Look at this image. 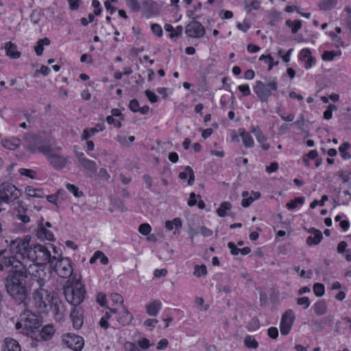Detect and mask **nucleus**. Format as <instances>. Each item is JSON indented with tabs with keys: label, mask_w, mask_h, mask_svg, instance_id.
<instances>
[{
	"label": "nucleus",
	"mask_w": 351,
	"mask_h": 351,
	"mask_svg": "<svg viewBox=\"0 0 351 351\" xmlns=\"http://www.w3.org/2000/svg\"><path fill=\"white\" fill-rule=\"evenodd\" d=\"M29 239L18 237L5 243L8 247L0 250V271L10 267L27 266V252L30 250Z\"/></svg>",
	"instance_id": "obj_1"
},
{
	"label": "nucleus",
	"mask_w": 351,
	"mask_h": 351,
	"mask_svg": "<svg viewBox=\"0 0 351 351\" xmlns=\"http://www.w3.org/2000/svg\"><path fill=\"white\" fill-rule=\"evenodd\" d=\"M8 272L5 279V286L7 293L19 304H23L26 307V300L28 296L26 280L28 277V270L21 265L17 267H10L4 269Z\"/></svg>",
	"instance_id": "obj_2"
},
{
	"label": "nucleus",
	"mask_w": 351,
	"mask_h": 351,
	"mask_svg": "<svg viewBox=\"0 0 351 351\" xmlns=\"http://www.w3.org/2000/svg\"><path fill=\"white\" fill-rule=\"evenodd\" d=\"M69 282L68 280L64 287V294L66 301L76 306L82 302L86 292L80 282H77L75 285H68Z\"/></svg>",
	"instance_id": "obj_3"
},
{
	"label": "nucleus",
	"mask_w": 351,
	"mask_h": 351,
	"mask_svg": "<svg viewBox=\"0 0 351 351\" xmlns=\"http://www.w3.org/2000/svg\"><path fill=\"white\" fill-rule=\"evenodd\" d=\"M53 293L45 288L36 289L33 293V300L37 311L48 313V307L54 299Z\"/></svg>",
	"instance_id": "obj_4"
},
{
	"label": "nucleus",
	"mask_w": 351,
	"mask_h": 351,
	"mask_svg": "<svg viewBox=\"0 0 351 351\" xmlns=\"http://www.w3.org/2000/svg\"><path fill=\"white\" fill-rule=\"evenodd\" d=\"M25 147L32 152L47 154L51 150V145L43 138L34 134H27L24 137Z\"/></svg>",
	"instance_id": "obj_5"
},
{
	"label": "nucleus",
	"mask_w": 351,
	"mask_h": 351,
	"mask_svg": "<svg viewBox=\"0 0 351 351\" xmlns=\"http://www.w3.org/2000/svg\"><path fill=\"white\" fill-rule=\"evenodd\" d=\"M278 82L276 78L266 80V83L257 80L253 87L254 92L262 102H267L272 90H276Z\"/></svg>",
	"instance_id": "obj_6"
},
{
	"label": "nucleus",
	"mask_w": 351,
	"mask_h": 351,
	"mask_svg": "<svg viewBox=\"0 0 351 351\" xmlns=\"http://www.w3.org/2000/svg\"><path fill=\"white\" fill-rule=\"evenodd\" d=\"M52 258L49 250L42 245H35L33 247L31 246L27 252V261L35 262L38 265H45L47 263L50 264Z\"/></svg>",
	"instance_id": "obj_7"
},
{
	"label": "nucleus",
	"mask_w": 351,
	"mask_h": 351,
	"mask_svg": "<svg viewBox=\"0 0 351 351\" xmlns=\"http://www.w3.org/2000/svg\"><path fill=\"white\" fill-rule=\"evenodd\" d=\"M50 267L60 278H66L73 274V267L71 262L68 258H56L53 256L50 261Z\"/></svg>",
	"instance_id": "obj_8"
},
{
	"label": "nucleus",
	"mask_w": 351,
	"mask_h": 351,
	"mask_svg": "<svg viewBox=\"0 0 351 351\" xmlns=\"http://www.w3.org/2000/svg\"><path fill=\"white\" fill-rule=\"evenodd\" d=\"M0 195L5 199V203L8 204L19 198L21 191L14 184L6 182L0 184Z\"/></svg>",
	"instance_id": "obj_9"
},
{
	"label": "nucleus",
	"mask_w": 351,
	"mask_h": 351,
	"mask_svg": "<svg viewBox=\"0 0 351 351\" xmlns=\"http://www.w3.org/2000/svg\"><path fill=\"white\" fill-rule=\"evenodd\" d=\"M62 341L64 345L73 351H81L84 346V339L73 333L62 335Z\"/></svg>",
	"instance_id": "obj_10"
},
{
	"label": "nucleus",
	"mask_w": 351,
	"mask_h": 351,
	"mask_svg": "<svg viewBox=\"0 0 351 351\" xmlns=\"http://www.w3.org/2000/svg\"><path fill=\"white\" fill-rule=\"evenodd\" d=\"M60 147L53 148L51 147V150L45 155L47 156L50 165L56 169H61L64 168L67 163V158L56 153L59 151Z\"/></svg>",
	"instance_id": "obj_11"
},
{
	"label": "nucleus",
	"mask_w": 351,
	"mask_h": 351,
	"mask_svg": "<svg viewBox=\"0 0 351 351\" xmlns=\"http://www.w3.org/2000/svg\"><path fill=\"white\" fill-rule=\"evenodd\" d=\"M21 319L24 322V328L34 329L38 328L40 326V319L39 316L35 313H32L29 310L25 311L20 315Z\"/></svg>",
	"instance_id": "obj_12"
},
{
	"label": "nucleus",
	"mask_w": 351,
	"mask_h": 351,
	"mask_svg": "<svg viewBox=\"0 0 351 351\" xmlns=\"http://www.w3.org/2000/svg\"><path fill=\"white\" fill-rule=\"evenodd\" d=\"M295 319V315L291 309L285 311L282 315L280 330V333L283 335H287L290 332Z\"/></svg>",
	"instance_id": "obj_13"
},
{
	"label": "nucleus",
	"mask_w": 351,
	"mask_h": 351,
	"mask_svg": "<svg viewBox=\"0 0 351 351\" xmlns=\"http://www.w3.org/2000/svg\"><path fill=\"white\" fill-rule=\"evenodd\" d=\"M185 33L191 38H199L204 36L205 28L199 22L193 21L186 26Z\"/></svg>",
	"instance_id": "obj_14"
},
{
	"label": "nucleus",
	"mask_w": 351,
	"mask_h": 351,
	"mask_svg": "<svg viewBox=\"0 0 351 351\" xmlns=\"http://www.w3.org/2000/svg\"><path fill=\"white\" fill-rule=\"evenodd\" d=\"M51 313L56 320H61L63 318L64 306L61 301L54 298L53 302H51L48 307V313Z\"/></svg>",
	"instance_id": "obj_15"
},
{
	"label": "nucleus",
	"mask_w": 351,
	"mask_h": 351,
	"mask_svg": "<svg viewBox=\"0 0 351 351\" xmlns=\"http://www.w3.org/2000/svg\"><path fill=\"white\" fill-rule=\"evenodd\" d=\"M33 283L36 282L38 285V289L44 288L47 279L46 272L43 269H36L32 275Z\"/></svg>",
	"instance_id": "obj_16"
},
{
	"label": "nucleus",
	"mask_w": 351,
	"mask_h": 351,
	"mask_svg": "<svg viewBox=\"0 0 351 351\" xmlns=\"http://www.w3.org/2000/svg\"><path fill=\"white\" fill-rule=\"evenodd\" d=\"M308 232L311 234L306 239V243L308 245H317L321 242L323 236L320 230L311 228L308 230Z\"/></svg>",
	"instance_id": "obj_17"
},
{
	"label": "nucleus",
	"mask_w": 351,
	"mask_h": 351,
	"mask_svg": "<svg viewBox=\"0 0 351 351\" xmlns=\"http://www.w3.org/2000/svg\"><path fill=\"white\" fill-rule=\"evenodd\" d=\"M261 196V193L259 192H251V195H250L248 191H243L242 193V197L243 199L241 202V205L243 207H248L254 200L258 199Z\"/></svg>",
	"instance_id": "obj_18"
},
{
	"label": "nucleus",
	"mask_w": 351,
	"mask_h": 351,
	"mask_svg": "<svg viewBox=\"0 0 351 351\" xmlns=\"http://www.w3.org/2000/svg\"><path fill=\"white\" fill-rule=\"evenodd\" d=\"M36 237L41 241L47 240L49 241H53L55 240L53 233L42 226H40L37 229Z\"/></svg>",
	"instance_id": "obj_19"
},
{
	"label": "nucleus",
	"mask_w": 351,
	"mask_h": 351,
	"mask_svg": "<svg viewBox=\"0 0 351 351\" xmlns=\"http://www.w3.org/2000/svg\"><path fill=\"white\" fill-rule=\"evenodd\" d=\"M132 318V315L124 306H122L121 311L117 317V321L123 326L129 324Z\"/></svg>",
	"instance_id": "obj_20"
},
{
	"label": "nucleus",
	"mask_w": 351,
	"mask_h": 351,
	"mask_svg": "<svg viewBox=\"0 0 351 351\" xmlns=\"http://www.w3.org/2000/svg\"><path fill=\"white\" fill-rule=\"evenodd\" d=\"M162 304L159 300H154L145 305L147 313L150 316H156L160 310Z\"/></svg>",
	"instance_id": "obj_21"
},
{
	"label": "nucleus",
	"mask_w": 351,
	"mask_h": 351,
	"mask_svg": "<svg viewBox=\"0 0 351 351\" xmlns=\"http://www.w3.org/2000/svg\"><path fill=\"white\" fill-rule=\"evenodd\" d=\"M21 346L19 342L12 338H6L4 341V345L2 347V351H21Z\"/></svg>",
	"instance_id": "obj_22"
},
{
	"label": "nucleus",
	"mask_w": 351,
	"mask_h": 351,
	"mask_svg": "<svg viewBox=\"0 0 351 351\" xmlns=\"http://www.w3.org/2000/svg\"><path fill=\"white\" fill-rule=\"evenodd\" d=\"M251 132L254 134L257 141L262 143V148L265 150H268L269 149V145L265 143L267 140V137L263 134L260 128L258 126L253 127Z\"/></svg>",
	"instance_id": "obj_23"
},
{
	"label": "nucleus",
	"mask_w": 351,
	"mask_h": 351,
	"mask_svg": "<svg viewBox=\"0 0 351 351\" xmlns=\"http://www.w3.org/2000/svg\"><path fill=\"white\" fill-rule=\"evenodd\" d=\"M71 318L73 321V327L75 329H79L83 324V317L80 311L75 307L71 312Z\"/></svg>",
	"instance_id": "obj_24"
},
{
	"label": "nucleus",
	"mask_w": 351,
	"mask_h": 351,
	"mask_svg": "<svg viewBox=\"0 0 351 351\" xmlns=\"http://www.w3.org/2000/svg\"><path fill=\"white\" fill-rule=\"evenodd\" d=\"M55 332L53 325L47 324L43 327L40 332V338L43 341H47L51 339Z\"/></svg>",
	"instance_id": "obj_25"
},
{
	"label": "nucleus",
	"mask_w": 351,
	"mask_h": 351,
	"mask_svg": "<svg viewBox=\"0 0 351 351\" xmlns=\"http://www.w3.org/2000/svg\"><path fill=\"white\" fill-rule=\"evenodd\" d=\"M1 143L5 148L10 150H15L19 147L21 141L19 138L11 137L2 140Z\"/></svg>",
	"instance_id": "obj_26"
},
{
	"label": "nucleus",
	"mask_w": 351,
	"mask_h": 351,
	"mask_svg": "<svg viewBox=\"0 0 351 351\" xmlns=\"http://www.w3.org/2000/svg\"><path fill=\"white\" fill-rule=\"evenodd\" d=\"M6 55L11 58L17 59L20 57L21 53L17 51V47L12 42L9 41L5 45Z\"/></svg>",
	"instance_id": "obj_27"
},
{
	"label": "nucleus",
	"mask_w": 351,
	"mask_h": 351,
	"mask_svg": "<svg viewBox=\"0 0 351 351\" xmlns=\"http://www.w3.org/2000/svg\"><path fill=\"white\" fill-rule=\"evenodd\" d=\"M80 164L82 167L92 173H95L97 171L96 163L86 158H80Z\"/></svg>",
	"instance_id": "obj_28"
},
{
	"label": "nucleus",
	"mask_w": 351,
	"mask_h": 351,
	"mask_svg": "<svg viewBox=\"0 0 351 351\" xmlns=\"http://www.w3.org/2000/svg\"><path fill=\"white\" fill-rule=\"evenodd\" d=\"M239 134L242 138L243 145L246 147H252L254 145V140L251 135L246 132L244 129L241 128L239 130Z\"/></svg>",
	"instance_id": "obj_29"
},
{
	"label": "nucleus",
	"mask_w": 351,
	"mask_h": 351,
	"mask_svg": "<svg viewBox=\"0 0 351 351\" xmlns=\"http://www.w3.org/2000/svg\"><path fill=\"white\" fill-rule=\"evenodd\" d=\"M99 259L102 265H107L108 263V257L101 251H96L93 256L90 258V263L94 264L97 260Z\"/></svg>",
	"instance_id": "obj_30"
},
{
	"label": "nucleus",
	"mask_w": 351,
	"mask_h": 351,
	"mask_svg": "<svg viewBox=\"0 0 351 351\" xmlns=\"http://www.w3.org/2000/svg\"><path fill=\"white\" fill-rule=\"evenodd\" d=\"M188 174L189 175L188 184L189 185H192L195 180V175L192 168L190 166H186L185 167V171L179 173V178L182 180H184L187 178Z\"/></svg>",
	"instance_id": "obj_31"
},
{
	"label": "nucleus",
	"mask_w": 351,
	"mask_h": 351,
	"mask_svg": "<svg viewBox=\"0 0 351 351\" xmlns=\"http://www.w3.org/2000/svg\"><path fill=\"white\" fill-rule=\"evenodd\" d=\"M50 45V40L47 38L40 39L36 45L34 47V50L37 56H41L44 50V45L48 46Z\"/></svg>",
	"instance_id": "obj_32"
},
{
	"label": "nucleus",
	"mask_w": 351,
	"mask_h": 351,
	"mask_svg": "<svg viewBox=\"0 0 351 351\" xmlns=\"http://www.w3.org/2000/svg\"><path fill=\"white\" fill-rule=\"evenodd\" d=\"M313 308L315 313L320 316L326 313L327 306L324 300H319L314 304Z\"/></svg>",
	"instance_id": "obj_33"
},
{
	"label": "nucleus",
	"mask_w": 351,
	"mask_h": 351,
	"mask_svg": "<svg viewBox=\"0 0 351 351\" xmlns=\"http://www.w3.org/2000/svg\"><path fill=\"white\" fill-rule=\"evenodd\" d=\"M25 193L29 197H43L44 196V193L41 189H35L31 186H28L25 188Z\"/></svg>",
	"instance_id": "obj_34"
},
{
	"label": "nucleus",
	"mask_w": 351,
	"mask_h": 351,
	"mask_svg": "<svg viewBox=\"0 0 351 351\" xmlns=\"http://www.w3.org/2000/svg\"><path fill=\"white\" fill-rule=\"evenodd\" d=\"M182 227V221L180 218H174L172 221H167L165 222V228L171 230L175 228L176 230H178Z\"/></svg>",
	"instance_id": "obj_35"
},
{
	"label": "nucleus",
	"mask_w": 351,
	"mask_h": 351,
	"mask_svg": "<svg viewBox=\"0 0 351 351\" xmlns=\"http://www.w3.org/2000/svg\"><path fill=\"white\" fill-rule=\"evenodd\" d=\"M232 205L229 202H223L220 204V206L217 210V213L219 217H224L226 215V211L230 210Z\"/></svg>",
	"instance_id": "obj_36"
},
{
	"label": "nucleus",
	"mask_w": 351,
	"mask_h": 351,
	"mask_svg": "<svg viewBox=\"0 0 351 351\" xmlns=\"http://www.w3.org/2000/svg\"><path fill=\"white\" fill-rule=\"evenodd\" d=\"M286 25L291 28V32L295 34L302 27V23L300 20L291 21L288 19L286 21Z\"/></svg>",
	"instance_id": "obj_37"
},
{
	"label": "nucleus",
	"mask_w": 351,
	"mask_h": 351,
	"mask_svg": "<svg viewBox=\"0 0 351 351\" xmlns=\"http://www.w3.org/2000/svg\"><path fill=\"white\" fill-rule=\"evenodd\" d=\"M245 3L247 12H250L252 10H258L260 6L258 0H245Z\"/></svg>",
	"instance_id": "obj_38"
},
{
	"label": "nucleus",
	"mask_w": 351,
	"mask_h": 351,
	"mask_svg": "<svg viewBox=\"0 0 351 351\" xmlns=\"http://www.w3.org/2000/svg\"><path fill=\"white\" fill-rule=\"evenodd\" d=\"M66 188L75 197H81L84 196L83 192L80 191L79 188L74 184L68 183L66 184Z\"/></svg>",
	"instance_id": "obj_39"
},
{
	"label": "nucleus",
	"mask_w": 351,
	"mask_h": 351,
	"mask_svg": "<svg viewBox=\"0 0 351 351\" xmlns=\"http://www.w3.org/2000/svg\"><path fill=\"white\" fill-rule=\"evenodd\" d=\"M304 202V197H295L294 199L290 201L287 204V207L289 210H293L298 207V205L303 204Z\"/></svg>",
	"instance_id": "obj_40"
},
{
	"label": "nucleus",
	"mask_w": 351,
	"mask_h": 351,
	"mask_svg": "<svg viewBox=\"0 0 351 351\" xmlns=\"http://www.w3.org/2000/svg\"><path fill=\"white\" fill-rule=\"evenodd\" d=\"M350 147L349 143H344L339 148V152L341 153V156L343 159L348 160L351 158L350 154L347 152V149Z\"/></svg>",
	"instance_id": "obj_41"
},
{
	"label": "nucleus",
	"mask_w": 351,
	"mask_h": 351,
	"mask_svg": "<svg viewBox=\"0 0 351 351\" xmlns=\"http://www.w3.org/2000/svg\"><path fill=\"white\" fill-rule=\"evenodd\" d=\"M99 130H101V128L98 130L97 128H86L84 129L83 131V134L82 135V140H86L91 137L93 135H94L95 133L98 132Z\"/></svg>",
	"instance_id": "obj_42"
},
{
	"label": "nucleus",
	"mask_w": 351,
	"mask_h": 351,
	"mask_svg": "<svg viewBox=\"0 0 351 351\" xmlns=\"http://www.w3.org/2000/svg\"><path fill=\"white\" fill-rule=\"evenodd\" d=\"M313 291L316 296L321 297L324 295L325 292V288L323 284L315 283L313 285Z\"/></svg>",
	"instance_id": "obj_43"
},
{
	"label": "nucleus",
	"mask_w": 351,
	"mask_h": 351,
	"mask_svg": "<svg viewBox=\"0 0 351 351\" xmlns=\"http://www.w3.org/2000/svg\"><path fill=\"white\" fill-rule=\"evenodd\" d=\"M245 344L247 348H256L258 346V341L252 338L251 336H247L244 340Z\"/></svg>",
	"instance_id": "obj_44"
},
{
	"label": "nucleus",
	"mask_w": 351,
	"mask_h": 351,
	"mask_svg": "<svg viewBox=\"0 0 351 351\" xmlns=\"http://www.w3.org/2000/svg\"><path fill=\"white\" fill-rule=\"evenodd\" d=\"M194 275L197 277L204 276L207 274L206 267L204 265L200 266L196 265L195 267Z\"/></svg>",
	"instance_id": "obj_45"
},
{
	"label": "nucleus",
	"mask_w": 351,
	"mask_h": 351,
	"mask_svg": "<svg viewBox=\"0 0 351 351\" xmlns=\"http://www.w3.org/2000/svg\"><path fill=\"white\" fill-rule=\"evenodd\" d=\"M318 152L317 150L313 149L309 152V153L305 156H304L303 161L306 165H309V159H315L317 157Z\"/></svg>",
	"instance_id": "obj_46"
},
{
	"label": "nucleus",
	"mask_w": 351,
	"mask_h": 351,
	"mask_svg": "<svg viewBox=\"0 0 351 351\" xmlns=\"http://www.w3.org/2000/svg\"><path fill=\"white\" fill-rule=\"evenodd\" d=\"M338 53L335 51H326L323 53L322 58L324 61H330L332 60L334 57L337 56Z\"/></svg>",
	"instance_id": "obj_47"
},
{
	"label": "nucleus",
	"mask_w": 351,
	"mask_h": 351,
	"mask_svg": "<svg viewBox=\"0 0 351 351\" xmlns=\"http://www.w3.org/2000/svg\"><path fill=\"white\" fill-rule=\"evenodd\" d=\"M297 304L306 309L310 306L311 302L308 297H302L297 299Z\"/></svg>",
	"instance_id": "obj_48"
},
{
	"label": "nucleus",
	"mask_w": 351,
	"mask_h": 351,
	"mask_svg": "<svg viewBox=\"0 0 351 351\" xmlns=\"http://www.w3.org/2000/svg\"><path fill=\"white\" fill-rule=\"evenodd\" d=\"M328 196L326 195H324L322 197V199L320 201L317 200V199H315L313 200L311 204H310V207L311 208L313 209L315 208L317 206L319 205L321 206H324V203L326 201L328 200Z\"/></svg>",
	"instance_id": "obj_49"
},
{
	"label": "nucleus",
	"mask_w": 351,
	"mask_h": 351,
	"mask_svg": "<svg viewBox=\"0 0 351 351\" xmlns=\"http://www.w3.org/2000/svg\"><path fill=\"white\" fill-rule=\"evenodd\" d=\"M152 228L148 223H142L138 227V232L143 234L147 235L151 232Z\"/></svg>",
	"instance_id": "obj_50"
},
{
	"label": "nucleus",
	"mask_w": 351,
	"mask_h": 351,
	"mask_svg": "<svg viewBox=\"0 0 351 351\" xmlns=\"http://www.w3.org/2000/svg\"><path fill=\"white\" fill-rule=\"evenodd\" d=\"M337 107L335 105L330 104L328 109L324 112V118L326 120H329L332 118V110H336Z\"/></svg>",
	"instance_id": "obj_51"
},
{
	"label": "nucleus",
	"mask_w": 351,
	"mask_h": 351,
	"mask_svg": "<svg viewBox=\"0 0 351 351\" xmlns=\"http://www.w3.org/2000/svg\"><path fill=\"white\" fill-rule=\"evenodd\" d=\"M138 346L139 348L141 350H147L149 348L151 344L149 343V339L146 338H143L141 340H139L138 342Z\"/></svg>",
	"instance_id": "obj_52"
},
{
	"label": "nucleus",
	"mask_w": 351,
	"mask_h": 351,
	"mask_svg": "<svg viewBox=\"0 0 351 351\" xmlns=\"http://www.w3.org/2000/svg\"><path fill=\"white\" fill-rule=\"evenodd\" d=\"M127 5L134 11H139L141 6L137 0H125Z\"/></svg>",
	"instance_id": "obj_53"
},
{
	"label": "nucleus",
	"mask_w": 351,
	"mask_h": 351,
	"mask_svg": "<svg viewBox=\"0 0 351 351\" xmlns=\"http://www.w3.org/2000/svg\"><path fill=\"white\" fill-rule=\"evenodd\" d=\"M19 171L21 173V175L25 176L30 178H35L36 172L32 169L22 168V169H20Z\"/></svg>",
	"instance_id": "obj_54"
},
{
	"label": "nucleus",
	"mask_w": 351,
	"mask_h": 351,
	"mask_svg": "<svg viewBox=\"0 0 351 351\" xmlns=\"http://www.w3.org/2000/svg\"><path fill=\"white\" fill-rule=\"evenodd\" d=\"M125 348L128 351H141L138 343L128 342L125 344Z\"/></svg>",
	"instance_id": "obj_55"
},
{
	"label": "nucleus",
	"mask_w": 351,
	"mask_h": 351,
	"mask_svg": "<svg viewBox=\"0 0 351 351\" xmlns=\"http://www.w3.org/2000/svg\"><path fill=\"white\" fill-rule=\"evenodd\" d=\"M129 108L130 109L131 111H132L134 112H138V110H139L138 101L135 99H132L129 104Z\"/></svg>",
	"instance_id": "obj_56"
},
{
	"label": "nucleus",
	"mask_w": 351,
	"mask_h": 351,
	"mask_svg": "<svg viewBox=\"0 0 351 351\" xmlns=\"http://www.w3.org/2000/svg\"><path fill=\"white\" fill-rule=\"evenodd\" d=\"M110 298L114 303L122 304L123 303V297L119 293H112Z\"/></svg>",
	"instance_id": "obj_57"
},
{
	"label": "nucleus",
	"mask_w": 351,
	"mask_h": 351,
	"mask_svg": "<svg viewBox=\"0 0 351 351\" xmlns=\"http://www.w3.org/2000/svg\"><path fill=\"white\" fill-rule=\"evenodd\" d=\"M151 28L152 32L157 36L160 37L162 35V27L158 24H152Z\"/></svg>",
	"instance_id": "obj_58"
},
{
	"label": "nucleus",
	"mask_w": 351,
	"mask_h": 351,
	"mask_svg": "<svg viewBox=\"0 0 351 351\" xmlns=\"http://www.w3.org/2000/svg\"><path fill=\"white\" fill-rule=\"evenodd\" d=\"M113 205L115 206L116 209H118L121 212H124L126 210L123 202L119 199H114L113 201Z\"/></svg>",
	"instance_id": "obj_59"
},
{
	"label": "nucleus",
	"mask_w": 351,
	"mask_h": 351,
	"mask_svg": "<svg viewBox=\"0 0 351 351\" xmlns=\"http://www.w3.org/2000/svg\"><path fill=\"white\" fill-rule=\"evenodd\" d=\"M145 93L147 97L148 98V99L150 101V102L156 103L158 101L157 95L154 93L152 92L151 90H145Z\"/></svg>",
	"instance_id": "obj_60"
},
{
	"label": "nucleus",
	"mask_w": 351,
	"mask_h": 351,
	"mask_svg": "<svg viewBox=\"0 0 351 351\" xmlns=\"http://www.w3.org/2000/svg\"><path fill=\"white\" fill-rule=\"evenodd\" d=\"M267 334L270 338L274 339H276L278 336V328L276 327H270L267 330Z\"/></svg>",
	"instance_id": "obj_61"
},
{
	"label": "nucleus",
	"mask_w": 351,
	"mask_h": 351,
	"mask_svg": "<svg viewBox=\"0 0 351 351\" xmlns=\"http://www.w3.org/2000/svg\"><path fill=\"white\" fill-rule=\"evenodd\" d=\"M238 88H239V91L243 93V96L250 95L251 93L250 87L247 84L240 85V86H239Z\"/></svg>",
	"instance_id": "obj_62"
},
{
	"label": "nucleus",
	"mask_w": 351,
	"mask_h": 351,
	"mask_svg": "<svg viewBox=\"0 0 351 351\" xmlns=\"http://www.w3.org/2000/svg\"><path fill=\"white\" fill-rule=\"evenodd\" d=\"M228 247L230 248L232 255H238L241 253V249L237 247L233 242H229L228 243Z\"/></svg>",
	"instance_id": "obj_63"
},
{
	"label": "nucleus",
	"mask_w": 351,
	"mask_h": 351,
	"mask_svg": "<svg viewBox=\"0 0 351 351\" xmlns=\"http://www.w3.org/2000/svg\"><path fill=\"white\" fill-rule=\"evenodd\" d=\"M342 204H348L351 201V193L348 191H344L342 196Z\"/></svg>",
	"instance_id": "obj_64"
}]
</instances>
